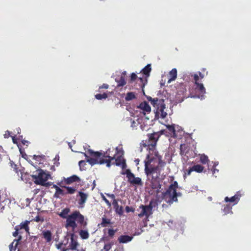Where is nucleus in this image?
Segmentation results:
<instances>
[{
  "label": "nucleus",
  "mask_w": 251,
  "mask_h": 251,
  "mask_svg": "<svg viewBox=\"0 0 251 251\" xmlns=\"http://www.w3.org/2000/svg\"><path fill=\"white\" fill-rule=\"evenodd\" d=\"M165 129L156 132L148 134V139L142 141V146L147 147L149 153L147 155L145 163V173L149 175L152 173H157L158 175L162 167H165L166 162L162 160V157L156 150L157 142L161 135H167Z\"/></svg>",
  "instance_id": "nucleus-1"
},
{
  "label": "nucleus",
  "mask_w": 251,
  "mask_h": 251,
  "mask_svg": "<svg viewBox=\"0 0 251 251\" xmlns=\"http://www.w3.org/2000/svg\"><path fill=\"white\" fill-rule=\"evenodd\" d=\"M110 149H108L106 151H94L92 150H89L87 153H84L85 156L87 158L88 162L91 165L95 164H106L107 167H110L111 161L115 158V156L110 155Z\"/></svg>",
  "instance_id": "nucleus-2"
},
{
  "label": "nucleus",
  "mask_w": 251,
  "mask_h": 251,
  "mask_svg": "<svg viewBox=\"0 0 251 251\" xmlns=\"http://www.w3.org/2000/svg\"><path fill=\"white\" fill-rule=\"evenodd\" d=\"M77 223L81 226H85L87 225V222L84 221V216L79 211L75 210L69 215L65 226L67 228H71L72 231L74 232L77 227Z\"/></svg>",
  "instance_id": "nucleus-3"
},
{
  "label": "nucleus",
  "mask_w": 251,
  "mask_h": 251,
  "mask_svg": "<svg viewBox=\"0 0 251 251\" xmlns=\"http://www.w3.org/2000/svg\"><path fill=\"white\" fill-rule=\"evenodd\" d=\"M147 99L156 109V115H160L162 119H164L166 117L167 113L164 111L166 106L163 99H160L157 98H152L150 96L148 97Z\"/></svg>",
  "instance_id": "nucleus-4"
},
{
  "label": "nucleus",
  "mask_w": 251,
  "mask_h": 251,
  "mask_svg": "<svg viewBox=\"0 0 251 251\" xmlns=\"http://www.w3.org/2000/svg\"><path fill=\"white\" fill-rule=\"evenodd\" d=\"M31 176L36 184L44 186H48L49 184V183H46V181L50 177V175L49 173H46L42 169L37 170L36 173L32 175Z\"/></svg>",
  "instance_id": "nucleus-5"
},
{
  "label": "nucleus",
  "mask_w": 251,
  "mask_h": 251,
  "mask_svg": "<svg viewBox=\"0 0 251 251\" xmlns=\"http://www.w3.org/2000/svg\"><path fill=\"white\" fill-rule=\"evenodd\" d=\"M181 194L176 190L167 189L166 191L162 193V198L169 205L172 204L174 202H177V197L180 196Z\"/></svg>",
  "instance_id": "nucleus-6"
},
{
  "label": "nucleus",
  "mask_w": 251,
  "mask_h": 251,
  "mask_svg": "<svg viewBox=\"0 0 251 251\" xmlns=\"http://www.w3.org/2000/svg\"><path fill=\"white\" fill-rule=\"evenodd\" d=\"M122 175H126L127 181L133 185H142L143 182L140 177H135V175L131 172L130 170L127 169L125 172L121 173Z\"/></svg>",
  "instance_id": "nucleus-7"
},
{
  "label": "nucleus",
  "mask_w": 251,
  "mask_h": 251,
  "mask_svg": "<svg viewBox=\"0 0 251 251\" xmlns=\"http://www.w3.org/2000/svg\"><path fill=\"white\" fill-rule=\"evenodd\" d=\"M136 80V83L139 85V88H137V89H142L143 91L144 90V88L147 82V80L146 78H143L139 77L138 78L136 74L132 73L130 75V78L129 80V83H131L133 82Z\"/></svg>",
  "instance_id": "nucleus-8"
},
{
  "label": "nucleus",
  "mask_w": 251,
  "mask_h": 251,
  "mask_svg": "<svg viewBox=\"0 0 251 251\" xmlns=\"http://www.w3.org/2000/svg\"><path fill=\"white\" fill-rule=\"evenodd\" d=\"M164 167H162L160 171V173L158 175L157 173H152L149 175H147V176H151V188L153 189H156V191L158 192L160 189L161 187V185L159 183V181H157V179L159 178V176L161 174V172L163 170V168Z\"/></svg>",
  "instance_id": "nucleus-9"
},
{
  "label": "nucleus",
  "mask_w": 251,
  "mask_h": 251,
  "mask_svg": "<svg viewBox=\"0 0 251 251\" xmlns=\"http://www.w3.org/2000/svg\"><path fill=\"white\" fill-rule=\"evenodd\" d=\"M153 201H151L148 205H141L140 208L142 209V211L138 214V217L142 218L145 216L147 218L152 213L151 211L153 208Z\"/></svg>",
  "instance_id": "nucleus-10"
},
{
  "label": "nucleus",
  "mask_w": 251,
  "mask_h": 251,
  "mask_svg": "<svg viewBox=\"0 0 251 251\" xmlns=\"http://www.w3.org/2000/svg\"><path fill=\"white\" fill-rule=\"evenodd\" d=\"M123 152L122 154L116 157V154L113 155V156H115V158L113 160H115V162H113L112 164L116 165V166H121L123 169L126 168V160L123 156Z\"/></svg>",
  "instance_id": "nucleus-11"
},
{
  "label": "nucleus",
  "mask_w": 251,
  "mask_h": 251,
  "mask_svg": "<svg viewBox=\"0 0 251 251\" xmlns=\"http://www.w3.org/2000/svg\"><path fill=\"white\" fill-rule=\"evenodd\" d=\"M80 178L76 175H73L67 178L63 177L60 182H63L64 184L69 185L75 182H80Z\"/></svg>",
  "instance_id": "nucleus-12"
},
{
  "label": "nucleus",
  "mask_w": 251,
  "mask_h": 251,
  "mask_svg": "<svg viewBox=\"0 0 251 251\" xmlns=\"http://www.w3.org/2000/svg\"><path fill=\"white\" fill-rule=\"evenodd\" d=\"M57 184L61 188H63L66 189V192H65L66 194H74L76 191V189L75 187H69L65 185V184H63V182H60L57 183Z\"/></svg>",
  "instance_id": "nucleus-13"
},
{
  "label": "nucleus",
  "mask_w": 251,
  "mask_h": 251,
  "mask_svg": "<svg viewBox=\"0 0 251 251\" xmlns=\"http://www.w3.org/2000/svg\"><path fill=\"white\" fill-rule=\"evenodd\" d=\"M241 197V194H240V192H237L234 196L230 198L228 197H226L225 198V201L226 202H235V203H237L239 201Z\"/></svg>",
  "instance_id": "nucleus-14"
},
{
  "label": "nucleus",
  "mask_w": 251,
  "mask_h": 251,
  "mask_svg": "<svg viewBox=\"0 0 251 251\" xmlns=\"http://www.w3.org/2000/svg\"><path fill=\"white\" fill-rule=\"evenodd\" d=\"M41 235L47 243H50L52 240V233L49 230H44Z\"/></svg>",
  "instance_id": "nucleus-15"
},
{
  "label": "nucleus",
  "mask_w": 251,
  "mask_h": 251,
  "mask_svg": "<svg viewBox=\"0 0 251 251\" xmlns=\"http://www.w3.org/2000/svg\"><path fill=\"white\" fill-rule=\"evenodd\" d=\"M71 236V243L69 245V248L72 250H77V247L78 246V243L76 239H75V234L74 232L70 234Z\"/></svg>",
  "instance_id": "nucleus-16"
},
{
  "label": "nucleus",
  "mask_w": 251,
  "mask_h": 251,
  "mask_svg": "<svg viewBox=\"0 0 251 251\" xmlns=\"http://www.w3.org/2000/svg\"><path fill=\"white\" fill-rule=\"evenodd\" d=\"M166 127L167 129V136L170 135L171 137H176L177 135L176 133V130L175 128L174 125H167ZM166 131V130H165Z\"/></svg>",
  "instance_id": "nucleus-17"
},
{
  "label": "nucleus",
  "mask_w": 251,
  "mask_h": 251,
  "mask_svg": "<svg viewBox=\"0 0 251 251\" xmlns=\"http://www.w3.org/2000/svg\"><path fill=\"white\" fill-rule=\"evenodd\" d=\"M30 221L26 220L24 222L21 223L19 225L16 226L18 227L19 230L24 229L26 233L29 234V227L28 226Z\"/></svg>",
  "instance_id": "nucleus-18"
},
{
  "label": "nucleus",
  "mask_w": 251,
  "mask_h": 251,
  "mask_svg": "<svg viewBox=\"0 0 251 251\" xmlns=\"http://www.w3.org/2000/svg\"><path fill=\"white\" fill-rule=\"evenodd\" d=\"M112 205L115 210V212L119 215H122L123 214V208L122 206H120L118 203L117 200L113 201Z\"/></svg>",
  "instance_id": "nucleus-19"
},
{
  "label": "nucleus",
  "mask_w": 251,
  "mask_h": 251,
  "mask_svg": "<svg viewBox=\"0 0 251 251\" xmlns=\"http://www.w3.org/2000/svg\"><path fill=\"white\" fill-rule=\"evenodd\" d=\"M22 239V236L21 235L19 236L18 239H14V241L9 245V250L10 251H15L17 246L18 245L19 242Z\"/></svg>",
  "instance_id": "nucleus-20"
},
{
  "label": "nucleus",
  "mask_w": 251,
  "mask_h": 251,
  "mask_svg": "<svg viewBox=\"0 0 251 251\" xmlns=\"http://www.w3.org/2000/svg\"><path fill=\"white\" fill-rule=\"evenodd\" d=\"M133 239V237L129 235H121L118 238V241L120 243L125 244L130 242Z\"/></svg>",
  "instance_id": "nucleus-21"
},
{
  "label": "nucleus",
  "mask_w": 251,
  "mask_h": 251,
  "mask_svg": "<svg viewBox=\"0 0 251 251\" xmlns=\"http://www.w3.org/2000/svg\"><path fill=\"white\" fill-rule=\"evenodd\" d=\"M177 77V70L176 68L173 69L169 73L168 83H171L175 80Z\"/></svg>",
  "instance_id": "nucleus-22"
},
{
  "label": "nucleus",
  "mask_w": 251,
  "mask_h": 251,
  "mask_svg": "<svg viewBox=\"0 0 251 251\" xmlns=\"http://www.w3.org/2000/svg\"><path fill=\"white\" fill-rule=\"evenodd\" d=\"M138 107L142 109L144 112L149 113L151 111V108L149 103L147 101L141 102Z\"/></svg>",
  "instance_id": "nucleus-23"
},
{
  "label": "nucleus",
  "mask_w": 251,
  "mask_h": 251,
  "mask_svg": "<svg viewBox=\"0 0 251 251\" xmlns=\"http://www.w3.org/2000/svg\"><path fill=\"white\" fill-rule=\"evenodd\" d=\"M78 194L80 197L78 203L80 205H82L86 202L88 197V195L81 191L78 192Z\"/></svg>",
  "instance_id": "nucleus-24"
},
{
  "label": "nucleus",
  "mask_w": 251,
  "mask_h": 251,
  "mask_svg": "<svg viewBox=\"0 0 251 251\" xmlns=\"http://www.w3.org/2000/svg\"><path fill=\"white\" fill-rule=\"evenodd\" d=\"M70 211V209L69 208H66L63 209L61 212L58 214L59 216L63 219H65L67 220V218L69 217V213Z\"/></svg>",
  "instance_id": "nucleus-25"
},
{
  "label": "nucleus",
  "mask_w": 251,
  "mask_h": 251,
  "mask_svg": "<svg viewBox=\"0 0 251 251\" xmlns=\"http://www.w3.org/2000/svg\"><path fill=\"white\" fill-rule=\"evenodd\" d=\"M115 81L117 82V86L118 87L124 86L126 84L125 78H124V76L123 75H121L119 78H116Z\"/></svg>",
  "instance_id": "nucleus-26"
},
{
  "label": "nucleus",
  "mask_w": 251,
  "mask_h": 251,
  "mask_svg": "<svg viewBox=\"0 0 251 251\" xmlns=\"http://www.w3.org/2000/svg\"><path fill=\"white\" fill-rule=\"evenodd\" d=\"M186 92V85L183 83H180L177 86V93L183 95Z\"/></svg>",
  "instance_id": "nucleus-27"
},
{
  "label": "nucleus",
  "mask_w": 251,
  "mask_h": 251,
  "mask_svg": "<svg viewBox=\"0 0 251 251\" xmlns=\"http://www.w3.org/2000/svg\"><path fill=\"white\" fill-rule=\"evenodd\" d=\"M101 220L102 222L100 223V225L102 227H106L109 225H111L112 224L111 222L110 219L106 218L105 216L102 217Z\"/></svg>",
  "instance_id": "nucleus-28"
},
{
  "label": "nucleus",
  "mask_w": 251,
  "mask_h": 251,
  "mask_svg": "<svg viewBox=\"0 0 251 251\" xmlns=\"http://www.w3.org/2000/svg\"><path fill=\"white\" fill-rule=\"evenodd\" d=\"M151 70V64L146 65L142 70L143 74L146 75L147 77L150 75V73Z\"/></svg>",
  "instance_id": "nucleus-29"
},
{
  "label": "nucleus",
  "mask_w": 251,
  "mask_h": 251,
  "mask_svg": "<svg viewBox=\"0 0 251 251\" xmlns=\"http://www.w3.org/2000/svg\"><path fill=\"white\" fill-rule=\"evenodd\" d=\"M66 195L65 192L60 188L57 189L56 191H55V192L54 194V197L56 198H58L60 197V196H64Z\"/></svg>",
  "instance_id": "nucleus-30"
},
{
  "label": "nucleus",
  "mask_w": 251,
  "mask_h": 251,
  "mask_svg": "<svg viewBox=\"0 0 251 251\" xmlns=\"http://www.w3.org/2000/svg\"><path fill=\"white\" fill-rule=\"evenodd\" d=\"M196 85V89L200 91L201 94L205 93V89L202 83H198L195 84Z\"/></svg>",
  "instance_id": "nucleus-31"
},
{
  "label": "nucleus",
  "mask_w": 251,
  "mask_h": 251,
  "mask_svg": "<svg viewBox=\"0 0 251 251\" xmlns=\"http://www.w3.org/2000/svg\"><path fill=\"white\" fill-rule=\"evenodd\" d=\"M79 235L82 239H88L89 236L88 232L85 230H81L79 232Z\"/></svg>",
  "instance_id": "nucleus-32"
},
{
  "label": "nucleus",
  "mask_w": 251,
  "mask_h": 251,
  "mask_svg": "<svg viewBox=\"0 0 251 251\" xmlns=\"http://www.w3.org/2000/svg\"><path fill=\"white\" fill-rule=\"evenodd\" d=\"M193 171L197 173H201L203 171L204 167L201 165H196L192 167Z\"/></svg>",
  "instance_id": "nucleus-33"
},
{
  "label": "nucleus",
  "mask_w": 251,
  "mask_h": 251,
  "mask_svg": "<svg viewBox=\"0 0 251 251\" xmlns=\"http://www.w3.org/2000/svg\"><path fill=\"white\" fill-rule=\"evenodd\" d=\"M136 98V96L133 92H128L125 98L126 101H129Z\"/></svg>",
  "instance_id": "nucleus-34"
},
{
  "label": "nucleus",
  "mask_w": 251,
  "mask_h": 251,
  "mask_svg": "<svg viewBox=\"0 0 251 251\" xmlns=\"http://www.w3.org/2000/svg\"><path fill=\"white\" fill-rule=\"evenodd\" d=\"M200 161L203 164L207 163L209 161L208 156L204 154L200 155Z\"/></svg>",
  "instance_id": "nucleus-35"
},
{
  "label": "nucleus",
  "mask_w": 251,
  "mask_h": 251,
  "mask_svg": "<svg viewBox=\"0 0 251 251\" xmlns=\"http://www.w3.org/2000/svg\"><path fill=\"white\" fill-rule=\"evenodd\" d=\"M187 149V146L185 144H181L180 146V154L181 155H185L187 151H185Z\"/></svg>",
  "instance_id": "nucleus-36"
},
{
  "label": "nucleus",
  "mask_w": 251,
  "mask_h": 251,
  "mask_svg": "<svg viewBox=\"0 0 251 251\" xmlns=\"http://www.w3.org/2000/svg\"><path fill=\"white\" fill-rule=\"evenodd\" d=\"M95 98L99 100H100L103 99H106L107 98V95L105 93H104L102 94H97L95 95Z\"/></svg>",
  "instance_id": "nucleus-37"
},
{
  "label": "nucleus",
  "mask_w": 251,
  "mask_h": 251,
  "mask_svg": "<svg viewBox=\"0 0 251 251\" xmlns=\"http://www.w3.org/2000/svg\"><path fill=\"white\" fill-rule=\"evenodd\" d=\"M45 155H34L33 156V159L36 160L37 162H39V164H40L41 161L44 159Z\"/></svg>",
  "instance_id": "nucleus-38"
},
{
  "label": "nucleus",
  "mask_w": 251,
  "mask_h": 251,
  "mask_svg": "<svg viewBox=\"0 0 251 251\" xmlns=\"http://www.w3.org/2000/svg\"><path fill=\"white\" fill-rule=\"evenodd\" d=\"M178 187V183L177 181H175L173 183L171 184L169 187H168V189H170L172 190H176V189Z\"/></svg>",
  "instance_id": "nucleus-39"
},
{
  "label": "nucleus",
  "mask_w": 251,
  "mask_h": 251,
  "mask_svg": "<svg viewBox=\"0 0 251 251\" xmlns=\"http://www.w3.org/2000/svg\"><path fill=\"white\" fill-rule=\"evenodd\" d=\"M117 232V229L116 230H114V229H111V228H109L108 229V236L111 238H112L115 233Z\"/></svg>",
  "instance_id": "nucleus-40"
},
{
  "label": "nucleus",
  "mask_w": 251,
  "mask_h": 251,
  "mask_svg": "<svg viewBox=\"0 0 251 251\" xmlns=\"http://www.w3.org/2000/svg\"><path fill=\"white\" fill-rule=\"evenodd\" d=\"M193 168L191 167L188 170H186L185 172V174H184V177H185V176L187 175V176H189L191 175V173L193 172Z\"/></svg>",
  "instance_id": "nucleus-41"
},
{
  "label": "nucleus",
  "mask_w": 251,
  "mask_h": 251,
  "mask_svg": "<svg viewBox=\"0 0 251 251\" xmlns=\"http://www.w3.org/2000/svg\"><path fill=\"white\" fill-rule=\"evenodd\" d=\"M34 221H36L37 222H43L44 221V219L43 217H41L40 216L38 215L35 218V219H34Z\"/></svg>",
  "instance_id": "nucleus-42"
},
{
  "label": "nucleus",
  "mask_w": 251,
  "mask_h": 251,
  "mask_svg": "<svg viewBox=\"0 0 251 251\" xmlns=\"http://www.w3.org/2000/svg\"><path fill=\"white\" fill-rule=\"evenodd\" d=\"M126 211L127 213H129L130 212H133L135 211V209L132 207H129L128 206H126L125 208Z\"/></svg>",
  "instance_id": "nucleus-43"
},
{
  "label": "nucleus",
  "mask_w": 251,
  "mask_h": 251,
  "mask_svg": "<svg viewBox=\"0 0 251 251\" xmlns=\"http://www.w3.org/2000/svg\"><path fill=\"white\" fill-rule=\"evenodd\" d=\"M102 200L105 201V202L106 203L107 205L110 207L111 206V203L109 202V201L103 195L102 197Z\"/></svg>",
  "instance_id": "nucleus-44"
},
{
  "label": "nucleus",
  "mask_w": 251,
  "mask_h": 251,
  "mask_svg": "<svg viewBox=\"0 0 251 251\" xmlns=\"http://www.w3.org/2000/svg\"><path fill=\"white\" fill-rule=\"evenodd\" d=\"M14 229L15 231L13 232L12 235L14 237H17L19 234V231L20 230L16 226L15 227Z\"/></svg>",
  "instance_id": "nucleus-45"
},
{
  "label": "nucleus",
  "mask_w": 251,
  "mask_h": 251,
  "mask_svg": "<svg viewBox=\"0 0 251 251\" xmlns=\"http://www.w3.org/2000/svg\"><path fill=\"white\" fill-rule=\"evenodd\" d=\"M194 78L195 81V84H197L198 82V80L199 79V76L197 74H195L194 75Z\"/></svg>",
  "instance_id": "nucleus-46"
},
{
  "label": "nucleus",
  "mask_w": 251,
  "mask_h": 251,
  "mask_svg": "<svg viewBox=\"0 0 251 251\" xmlns=\"http://www.w3.org/2000/svg\"><path fill=\"white\" fill-rule=\"evenodd\" d=\"M108 85L107 84H103L101 86H100V87H99V89H108Z\"/></svg>",
  "instance_id": "nucleus-47"
},
{
  "label": "nucleus",
  "mask_w": 251,
  "mask_h": 251,
  "mask_svg": "<svg viewBox=\"0 0 251 251\" xmlns=\"http://www.w3.org/2000/svg\"><path fill=\"white\" fill-rule=\"evenodd\" d=\"M10 136V132L9 131H6L5 133L4 134V137L5 138H8Z\"/></svg>",
  "instance_id": "nucleus-48"
},
{
  "label": "nucleus",
  "mask_w": 251,
  "mask_h": 251,
  "mask_svg": "<svg viewBox=\"0 0 251 251\" xmlns=\"http://www.w3.org/2000/svg\"><path fill=\"white\" fill-rule=\"evenodd\" d=\"M111 245L110 244H105L104 247V249L106 250V251H108L111 249Z\"/></svg>",
  "instance_id": "nucleus-49"
},
{
  "label": "nucleus",
  "mask_w": 251,
  "mask_h": 251,
  "mask_svg": "<svg viewBox=\"0 0 251 251\" xmlns=\"http://www.w3.org/2000/svg\"><path fill=\"white\" fill-rule=\"evenodd\" d=\"M107 197H108L109 198H111L112 199H113V201H114V200H116V199H115V195H114L113 194H107Z\"/></svg>",
  "instance_id": "nucleus-50"
},
{
  "label": "nucleus",
  "mask_w": 251,
  "mask_h": 251,
  "mask_svg": "<svg viewBox=\"0 0 251 251\" xmlns=\"http://www.w3.org/2000/svg\"><path fill=\"white\" fill-rule=\"evenodd\" d=\"M63 245V243H60L58 244H56V248L58 249H60L62 248V246Z\"/></svg>",
  "instance_id": "nucleus-51"
},
{
  "label": "nucleus",
  "mask_w": 251,
  "mask_h": 251,
  "mask_svg": "<svg viewBox=\"0 0 251 251\" xmlns=\"http://www.w3.org/2000/svg\"><path fill=\"white\" fill-rule=\"evenodd\" d=\"M130 121L131 123V126L133 127L135 126V124H136V122L132 120L131 119H130Z\"/></svg>",
  "instance_id": "nucleus-52"
},
{
  "label": "nucleus",
  "mask_w": 251,
  "mask_h": 251,
  "mask_svg": "<svg viewBox=\"0 0 251 251\" xmlns=\"http://www.w3.org/2000/svg\"><path fill=\"white\" fill-rule=\"evenodd\" d=\"M85 164V162L84 160H81L79 162V165L80 167H81V165H83Z\"/></svg>",
  "instance_id": "nucleus-53"
},
{
  "label": "nucleus",
  "mask_w": 251,
  "mask_h": 251,
  "mask_svg": "<svg viewBox=\"0 0 251 251\" xmlns=\"http://www.w3.org/2000/svg\"><path fill=\"white\" fill-rule=\"evenodd\" d=\"M52 188H54L55 189V191H56L57 189H59L60 187L55 184H53Z\"/></svg>",
  "instance_id": "nucleus-54"
},
{
  "label": "nucleus",
  "mask_w": 251,
  "mask_h": 251,
  "mask_svg": "<svg viewBox=\"0 0 251 251\" xmlns=\"http://www.w3.org/2000/svg\"><path fill=\"white\" fill-rule=\"evenodd\" d=\"M116 154H119L121 151L117 147L116 148Z\"/></svg>",
  "instance_id": "nucleus-55"
},
{
  "label": "nucleus",
  "mask_w": 251,
  "mask_h": 251,
  "mask_svg": "<svg viewBox=\"0 0 251 251\" xmlns=\"http://www.w3.org/2000/svg\"><path fill=\"white\" fill-rule=\"evenodd\" d=\"M12 141H13V142L14 144H16L17 143L16 139H15V137L14 136L12 137Z\"/></svg>",
  "instance_id": "nucleus-56"
},
{
  "label": "nucleus",
  "mask_w": 251,
  "mask_h": 251,
  "mask_svg": "<svg viewBox=\"0 0 251 251\" xmlns=\"http://www.w3.org/2000/svg\"><path fill=\"white\" fill-rule=\"evenodd\" d=\"M22 143L24 144V145H25L26 144H28L29 143V142L28 141H26V140H23L22 141Z\"/></svg>",
  "instance_id": "nucleus-57"
},
{
  "label": "nucleus",
  "mask_w": 251,
  "mask_h": 251,
  "mask_svg": "<svg viewBox=\"0 0 251 251\" xmlns=\"http://www.w3.org/2000/svg\"><path fill=\"white\" fill-rule=\"evenodd\" d=\"M31 238L33 239L34 240H36L38 238V236H31Z\"/></svg>",
  "instance_id": "nucleus-58"
},
{
  "label": "nucleus",
  "mask_w": 251,
  "mask_h": 251,
  "mask_svg": "<svg viewBox=\"0 0 251 251\" xmlns=\"http://www.w3.org/2000/svg\"><path fill=\"white\" fill-rule=\"evenodd\" d=\"M126 75V71L123 72L122 75H121L124 76V78H125V75Z\"/></svg>",
  "instance_id": "nucleus-59"
},
{
  "label": "nucleus",
  "mask_w": 251,
  "mask_h": 251,
  "mask_svg": "<svg viewBox=\"0 0 251 251\" xmlns=\"http://www.w3.org/2000/svg\"><path fill=\"white\" fill-rule=\"evenodd\" d=\"M199 75L201 78H202L203 77V75L201 72L199 73Z\"/></svg>",
  "instance_id": "nucleus-60"
},
{
  "label": "nucleus",
  "mask_w": 251,
  "mask_h": 251,
  "mask_svg": "<svg viewBox=\"0 0 251 251\" xmlns=\"http://www.w3.org/2000/svg\"><path fill=\"white\" fill-rule=\"evenodd\" d=\"M68 145H69V147L71 149L72 147V144H71V143L70 142L68 143Z\"/></svg>",
  "instance_id": "nucleus-61"
},
{
  "label": "nucleus",
  "mask_w": 251,
  "mask_h": 251,
  "mask_svg": "<svg viewBox=\"0 0 251 251\" xmlns=\"http://www.w3.org/2000/svg\"><path fill=\"white\" fill-rule=\"evenodd\" d=\"M68 250V249H66V248H63L62 249V251H67Z\"/></svg>",
  "instance_id": "nucleus-62"
},
{
  "label": "nucleus",
  "mask_w": 251,
  "mask_h": 251,
  "mask_svg": "<svg viewBox=\"0 0 251 251\" xmlns=\"http://www.w3.org/2000/svg\"><path fill=\"white\" fill-rule=\"evenodd\" d=\"M228 209H231L229 207H227Z\"/></svg>",
  "instance_id": "nucleus-63"
},
{
  "label": "nucleus",
  "mask_w": 251,
  "mask_h": 251,
  "mask_svg": "<svg viewBox=\"0 0 251 251\" xmlns=\"http://www.w3.org/2000/svg\"><path fill=\"white\" fill-rule=\"evenodd\" d=\"M17 251H20V250H18Z\"/></svg>",
  "instance_id": "nucleus-64"
}]
</instances>
